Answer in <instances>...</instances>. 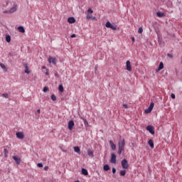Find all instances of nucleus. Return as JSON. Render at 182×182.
Returning <instances> with one entry per match:
<instances>
[{
	"mask_svg": "<svg viewBox=\"0 0 182 182\" xmlns=\"http://www.w3.org/2000/svg\"><path fill=\"white\" fill-rule=\"evenodd\" d=\"M12 5V7L9 10H4L3 11V14H14L18 11V4L15 2H9L6 1V3L3 4L4 8H6L8 5Z\"/></svg>",
	"mask_w": 182,
	"mask_h": 182,
	"instance_id": "nucleus-1",
	"label": "nucleus"
},
{
	"mask_svg": "<svg viewBox=\"0 0 182 182\" xmlns=\"http://www.w3.org/2000/svg\"><path fill=\"white\" fill-rule=\"evenodd\" d=\"M48 60L49 63H53V65H56L58 62V60H56V58L52 57V56H49Z\"/></svg>",
	"mask_w": 182,
	"mask_h": 182,
	"instance_id": "nucleus-2",
	"label": "nucleus"
},
{
	"mask_svg": "<svg viewBox=\"0 0 182 182\" xmlns=\"http://www.w3.org/2000/svg\"><path fill=\"white\" fill-rule=\"evenodd\" d=\"M124 146H126V142H125L124 139L119 141V143H118L119 149L124 150Z\"/></svg>",
	"mask_w": 182,
	"mask_h": 182,
	"instance_id": "nucleus-3",
	"label": "nucleus"
},
{
	"mask_svg": "<svg viewBox=\"0 0 182 182\" xmlns=\"http://www.w3.org/2000/svg\"><path fill=\"white\" fill-rule=\"evenodd\" d=\"M122 168L127 169L129 168V162L126 159H123L121 162Z\"/></svg>",
	"mask_w": 182,
	"mask_h": 182,
	"instance_id": "nucleus-4",
	"label": "nucleus"
},
{
	"mask_svg": "<svg viewBox=\"0 0 182 182\" xmlns=\"http://www.w3.org/2000/svg\"><path fill=\"white\" fill-rule=\"evenodd\" d=\"M110 163H112V164H116L117 163V160L116 159V154H111Z\"/></svg>",
	"mask_w": 182,
	"mask_h": 182,
	"instance_id": "nucleus-5",
	"label": "nucleus"
},
{
	"mask_svg": "<svg viewBox=\"0 0 182 182\" xmlns=\"http://www.w3.org/2000/svg\"><path fill=\"white\" fill-rule=\"evenodd\" d=\"M146 130L148 132H149V133H151V134H154V127L151 126V125H149L146 127Z\"/></svg>",
	"mask_w": 182,
	"mask_h": 182,
	"instance_id": "nucleus-6",
	"label": "nucleus"
},
{
	"mask_svg": "<svg viewBox=\"0 0 182 182\" xmlns=\"http://www.w3.org/2000/svg\"><path fill=\"white\" fill-rule=\"evenodd\" d=\"M17 139H20L22 140V139H24L25 134H23V132H16V134Z\"/></svg>",
	"mask_w": 182,
	"mask_h": 182,
	"instance_id": "nucleus-7",
	"label": "nucleus"
},
{
	"mask_svg": "<svg viewBox=\"0 0 182 182\" xmlns=\"http://www.w3.org/2000/svg\"><path fill=\"white\" fill-rule=\"evenodd\" d=\"M126 68H127V70H128V72H132V64H130L129 60L127 61Z\"/></svg>",
	"mask_w": 182,
	"mask_h": 182,
	"instance_id": "nucleus-8",
	"label": "nucleus"
},
{
	"mask_svg": "<svg viewBox=\"0 0 182 182\" xmlns=\"http://www.w3.org/2000/svg\"><path fill=\"white\" fill-rule=\"evenodd\" d=\"M74 126H75V122H73V120H70L68 122V129H69V130H72V129H73Z\"/></svg>",
	"mask_w": 182,
	"mask_h": 182,
	"instance_id": "nucleus-9",
	"label": "nucleus"
},
{
	"mask_svg": "<svg viewBox=\"0 0 182 182\" xmlns=\"http://www.w3.org/2000/svg\"><path fill=\"white\" fill-rule=\"evenodd\" d=\"M68 23H75L76 22V20L73 17H69L68 18Z\"/></svg>",
	"mask_w": 182,
	"mask_h": 182,
	"instance_id": "nucleus-10",
	"label": "nucleus"
},
{
	"mask_svg": "<svg viewBox=\"0 0 182 182\" xmlns=\"http://www.w3.org/2000/svg\"><path fill=\"white\" fill-rule=\"evenodd\" d=\"M162 69H164V64H163V62H161L156 72H159V70H161Z\"/></svg>",
	"mask_w": 182,
	"mask_h": 182,
	"instance_id": "nucleus-11",
	"label": "nucleus"
},
{
	"mask_svg": "<svg viewBox=\"0 0 182 182\" xmlns=\"http://www.w3.org/2000/svg\"><path fill=\"white\" fill-rule=\"evenodd\" d=\"M148 144H149L151 149H154V142L153 141V139H149Z\"/></svg>",
	"mask_w": 182,
	"mask_h": 182,
	"instance_id": "nucleus-12",
	"label": "nucleus"
},
{
	"mask_svg": "<svg viewBox=\"0 0 182 182\" xmlns=\"http://www.w3.org/2000/svg\"><path fill=\"white\" fill-rule=\"evenodd\" d=\"M13 159H14V160L16 161V163L17 164H21V159H20V158L14 156H13Z\"/></svg>",
	"mask_w": 182,
	"mask_h": 182,
	"instance_id": "nucleus-13",
	"label": "nucleus"
},
{
	"mask_svg": "<svg viewBox=\"0 0 182 182\" xmlns=\"http://www.w3.org/2000/svg\"><path fill=\"white\" fill-rule=\"evenodd\" d=\"M109 144L111 146L112 150H116V144L113 143V141H109Z\"/></svg>",
	"mask_w": 182,
	"mask_h": 182,
	"instance_id": "nucleus-14",
	"label": "nucleus"
},
{
	"mask_svg": "<svg viewBox=\"0 0 182 182\" xmlns=\"http://www.w3.org/2000/svg\"><path fill=\"white\" fill-rule=\"evenodd\" d=\"M18 31L21 32V33H25V28H23V26H18Z\"/></svg>",
	"mask_w": 182,
	"mask_h": 182,
	"instance_id": "nucleus-15",
	"label": "nucleus"
},
{
	"mask_svg": "<svg viewBox=\"0 0 182 182\" xmlns=\"http://www.w3.org/2000/svg\"><path fill=\"white\" fill-rule=\"evenodd\" d=\"M25 68V73L29 74L31 71H29V68H28V64H24Z\"/></svg>",
	"mask_w": 182,
	"mask_h": 182,
	"instance_id": "nucleus-16",
	"label": "nucleus"
},
{
	"mask_svg": "<svg viewBox=\"0 0 182 182\" xmlns=\"http://www.w3.org/2000/svg\"><path fill=\"white\" fill-rule=\"evenodd\" d=\"M105 171H109L110 170V166L108 164H105L103 167Z\"/></svg>",
	"mask_w": 182,
	"mask_h": 182,
	"instance_id": "nucleus-17",
	"label": "nucleus"
},
{
	"mask_svg": "<svg viewBox=\"0 0 182 182\" xmlns=\"http://www.w3.org/2000/svg\"><path fill=\"white\" fill-rule=\"evenodd\" d=\"M74 151H75V153H78V154H80V148H79V146L74 147Z\"/></svg>",
	"mask_w": 182,
	"mask_h": 182,
	"instance_id": "nucleus-18",
	"label": "nucleus"
},
{
	"mask_svg": "<svg viewBox=\"0 0 182 182\" xmlns=\"http://www.w3.org/2000/svg\"><path fill=\"white\" fill-rule=\"evenodd\" d=\"M156 15H157V16H159V18H163V16H164V13H161L160 11H158L156 13Z\"/></svg>",
	"mask_w": 182,
	"mask_h": 182,
	"instance_id": "nucleus-19",
	"label": "nucleus"
},
{
	"mask_svg": "<svg viewBox=\"0 0 182 182\" xmlns=\"http://www.w3.org/2000/svg\"><path fill=\"white\" fill-rule=\"evenodd\" d=\"M82 174H83L84 176H87V174H89V173L87 172V170L82 168Z\"/></svg>",
	"mask_w": 182,
	"mask_h": 182,
	"instance_id": "nucleus-20",
	"label": "nucleus"
},
{
	"mask_svg": "<svg viewBox=\"0 0 182 182\" xmlns=\"http://www.w3.org/2000/svg\"><path fill=\"white\" fill-rule=\"evenodd\" d=\"M112 24L109 22L107 21L105 24L106 28H112Z\"/></svg>",
	"mask_w": 182,
	"mask_h": 182,
	"instance_id": "nucleus-21",
	"label": "nucleus"
},
{
	"mask_svg": "<svg viewBox=\"0 0 182 182\" xmlns=\"http://www.w3.org/2000/svg\"><path fill=\"white\" fill-rule=\"evenodd\" d=\"M6 42H8V43H9V42H11V36H9V35L6 36Z\"/></svg>",
	"mask_w": 182,
	"mask_h": 182,
	"instance_id": "nucleus-22",
	"label": "nucleus"
},
{
	"mask_svg": "<svg viewBox=\"0 0 182 182\" xmlns=\"http://www.w3.org/2000/svg\"><path fill=\"white\" fill-rule=\"evenodd\" d=\"M0 66L2 69H4L5 70V72H6L7 69H6V66L2 63H0Z\"/></svg>",
	"mask_w": 182,
	"mask_h": 182,
	"instance_id": "nucleus-23",
	"label": "nucleus"
},
{
	"mask_svg": "<svg viewBox=\"0 0 182 182\" xmlns=\"http://www.w3.org/2000/svg\"><path fill=\"white\" fill-rule=\"evenodd\" d=\"M58 90H60L61 92H63V85H60L59 87H58Z\"/></svg>",
	"mask_w": 182,
	"mask_h": 182,
	"instance_id": "nucleus-24",
	"label": "nucleus"
},
{
	"mask_svg": "<svg viewBox=\"0 0 182 182\" xmlns=\"http://www.w3.org/2000/svg\"><path fill=\"white\" fill-rule=\"evenodd\" d=\"M153 107H154V103L152 102L150 104L149 107H148V109L153 110Z\"/></svg>",
	"mask_w": 182,
	"mask_h": 182,
	"instance_id": "nucleus-25",
	"label": "nucleus"
},
{
	"mask_svg": "<svg viewBox=\"0 0 182 182\" xmlns=\"http://www.w3.org/2000/svg\"><path fill=\"white\" fill-rule=\"evenodd\" d=\"M153 107H154V103L152 102L150 104L149 107H148V109L153 110Z\"/></svg>",
	"mask_w": 182,
	"mask_h": 182,
	"instance_id": "nucleus-26",
	"label": "nucleus"
},
{
	"mask_svg": "<svg viewBox=\"0 0 182 182\" xmlns=\"http://www.w3.org/2000/svg\"><path fill=\"white\" fill-rule=\"evenodd\" d=\"M4 157H8V153H9L8 149H4Z\"/></svg>",
	"mask_w": 182,
	"mask_h": 182,
	"instance_id": "nucleus-27",
	"label": "nucleus"
},
{
	"mask_svg": "<svg viewBox=\"0 0 182 182\" xmlns=\"http://www.w3.org/2000/svg\"><path fill=\"white\" fill-rule=\"evenodd\" d=\"M120 176H126V171L125 170L120 171Z\"/></svg>",
	"mask_w": 182,
	"mask_h": 182,
	"instance_id": "nucleus-28",
	"label": "nucleus"
},
{
	"mask_svg": "<svg viewBox=\"0 0 182 182\" xmlns=\"http://www.w3.org/2000/svg\"><path fill=\"white\" fill-rule=\"evenodd\" d=\"M88 153V156H90V157H93V151L89 150L87 151Z\"/></svg>",
	"mask_w": 182,
	"mask_h": 182,
	"instance_id": "nucleus-29",
	"label": "nucleus"
},
{
	"mask_svg": "<svg viewBox=\"0 0 182 182\" xmlns=\"http://www.w3.org/2000/svg\"><path fill=\"white\" fill-rule=\"evenodd\" d=\"M110 29H112V31H117V26L112 25V26H111Z\"/></svg>",
	"mask_w": 182,
	"mask_h": 182,
	"instance_id": "nucleus-30",
	"label": "nucleus"
},
{
	"mask_svg": "<svg viewBox=\"0 0 182 182\" xmlns=\"http://www.w3.org/2000/svg\"><path fill=\"white\" fill-rule=\"evenodd\" d=\"M3 97H5L6 99H8V97H9V95H8V93H4L2 94Z\"/></svg>",
	"mask_w": 182,
	"mask_h": 182,
	"instance_id": "nucleus-31",
	"label": "nucleus"
},
{
	"mask_svg": "<svg viewBox=\"0 0 182 182\" xmlns=\"http://www.w3.org/2000/svg\"><path fill=\"white\" fill-rule=\"evenodd\" d=\"M51 100L55 102L56 100V96L55 95H51Z\"/></svg>",
	"mask_w": 182,
	"mask_h": 182,
	"instance_id": "nucleus-32",
	"label": "nucleus"
},
{
	"mask_svg": "<svg viewBox=\"0 0 182 182\" xmlns=\"http://www.w3.org/2000/svg\"><path fill=\"white\" fill-rule=\"evenodd\" d=\"M138 33H143V28L140 27L138 30Z\"/></svg>",
	"mask_w": 182,
	"mask_h": 182,
	"instance_id": "nucleus-33",
	"label": "nucleus"
},
{
	"mask_svg": "<svg viewBox=\"0 0 182 182\" xmlns=\"http://www.w3.org/2000/svg\"><path fill=\"white\" fill-rule=\"evenodd\" d=\"M48 90H49V88H48V87H44L43 91L44 92V93H46V92H48Z\"/></svg>",
	"mask_w": 182,
	"mask_h": 182,
	"instance_id": "nucleus-34",
	"label": "nucleus"
},
{
	"mask_svg": "<svg viewBox=\"0 0 182 182\" xmlns=\"http://www.w3.org/2000/svg\"><path fill=\"white\" fill-rule=\"evenodd\" d=\"M145 113H146V114L151 113V109H149V108L146 109L145 110Z\"/></svg>",
	"mask_w": 182,
	"mask_h": 182,
	"instance_id": "nucleus-35",
	"label": "nucleus"
},
{
	"mask_svg": "<svg viewBox=\"0 0 182 182\" xmlns=\"http://www.w3.org/2000/svg\"><path fill=\"white\" fill-rule=\"evenodd\" d=\"M87 13L88 14H93V10H92V9H88V10H87Z\"/></svg>",
	"mask_w": 182,
	"mask_h": 182,
	"instance_id": "nucleus-36",
	"label": "nucleus"
},
{
	"mask_svg": "<svg viewBox=\"0 0 182 182\" xmlns=\"http://www.w3.org/2000/svg\"><path fill=\"white\" fill-rule=\"evenodd\" d=\"M37 166L41 168V167H43V164H42V163H38L37 164Z\"/></svg>",
	"mask_w": 182,
	"mask_h": 182,
	"instance_id": "nucleus-37",
	"label": "nucleus"
},
{
	"mask_svg": "<svg viewBox=\"0 0 182 182\" xmlns=\"http://www.w3.org/2000/svg\"><path fill=\"white\" fill-rule=\"evenodd\" d=\"M123 107L124 109H129V105H127V104H123Z\"/></svg>",
	"mask_w": 182,
	"mask_h": 182,
	"instance_id": "nucleus-38",
	"label": "nucleus"
},
{
	"mask_svg": "<svg viewBox=\"0 0 182 182\" xmlns=\"http://www.w3.org/2000/svg\"><path fill=\"white\" fill-rule=\"evenodd\" d=\"M44 170L45 171H48L49 170V166H44Z\"/></svg>",
	"mask_w": 182,
	"mask_h": 182,
	"instance_id": "nucleus-39",
	"label": "nucleus"
},
{
	"mask_svg": "<svg viewBox=\"0 0 182 182\" xmlns=\"http://www.w3.org/2000/svg\"><path fill=\"white\" fill-rule=\"evenodd\" d=\"M124 149H121L119 148L118 149V154H122V151H123Z\"/></svg>",
	"mask_w": 182,
	"mask_h": 182,
	"instance_id": "nucleus-40",
	"label": "nucleus"
},
{
	"mask_svg": "<svg viewBox=\"0 0 182 182\" xmlns=\"http://www.w3.org/2000/svg\"><path fill=\"white\" fill-rule=\"evenodd\" d=\"M171 97H172L173 99H176V95H174L173 93L171 94Z\"/></svg>",
	"mask_w": 182,
	"mask_h": 182,
	"instance_id": "nucleus-41",
	"label": "nucleus"
},
{
	"mask_svg": "<svg viewBox=\"0 0 182 182\" xmlns=\"http://www.w3.org/2000/svg\"><path fill=\"white\" fill-rule=\"evenodd\" d=\"M46 75L49 76V70L46 69Z\"/></svg>",
	"mask_w": 182,
	"mask_h": 182,
	"instance_id": "nucleus-42",
	"label": "nucleus"
},
{
	"mask_svg": "<svg viewBox=\"0 0 182 182\" xmlns=\"http://www.w3.org/2000/svg\"><path fill=\"white\" fill-rule=\"evenodd\" d=\"M112 173L113 174L116 173V168H112Z\"/></svg>",
	"mask_w": 182,
	"mask_h": 182,
	"instance_id": "nucleus-43",
	"label": "nucleus"
},
{
	"mask_svg": "<svg viewBox=\"0 0 182 182\" xmlns=\"http://www.w3.org/2000/svg\"><path fill=\"white\" fill-rule=\"evenodd\" d=\"M167 56L168 58H173V55L171 54H170V53H168Z\"/></svg>",
	"mask_w": 182,
	"mask_h": 182,
	"instance_id": "nucleus-44",
	"label": "nucleus"
},
{
	"mask_svg": "<svg viewBox=\"0 0 182 182\" xmlns=\"http://www.w3.org/2000/svg\"><path fill=\"white\" fill-rule=\"evenodd\" d=\"M71 38H76V34L71 35Z\"/></svg>",
	"mask_w": 182,
	"mask_h": 182,
	"instance_id": "nucleus-45",
	"label": "nucleus"
},
{
	"mask_svg": "<svg viewBox=\"0 0 182 182\" xmlns=\"http://www.w3.org/2000/svg\"><path fill=\"white\" fill-rule=\"evenodd\" d=\"M92 16H87V19H91Z\"/></svg>",
	"mask_w": 182,
	"mask_h": 182,
	"instance_id": "nucleus-46",
	"label": "nucleus"
},
{
	"mask_svg": "<svg viewBox=\"0 0 182 182\" xmlns=\"http://www.w3.org/2000/svg\"><path fill=\"white\" fill-rule=\"evenodd\" d=\"M132 42H134V41H135L134 37L132 38Z\"/></svg>",
	"mask_w": 182,
	"mask_h": 182,
	"instance_id": "nucleus-47",
	"label": "nucleus"
},
{
	"mask_svg": "<svg viewBox=\"0 0 182 182\" xmlns=\"http://www.w3.org/2000/svg\"><path fill=\"white\" fill-rule=\"evenodd\" d=\"M37 113L41 114V110L40 109H37Z\"/></svg>",
	"mask_w": 182,
	"mask_h": 182,
	"instance_id": "nucleus-48",
	"label": "nucleus"
},
{
	"mask_svg": "<svg viewBox=\"0 0 182 182\" xmlns=\"http://www.w3.org/2000/svg\"><path fill=\"white\" fill-rule=\"evenodd\" d=\"M43 69H46V66H43Z\"/></svg>",
	"mask_w": 182,
	"mask_h": 182,
	"instance_id": "nucleus-49",
	"label": "nucleus"
},
{
	"mask_svg": "<svg viewBox=\"0 0 182 182\" xmlns=\"http://www.w3.org/2000/svg\"><path fill=\"white\" fill-rule=\"evenodd\" d=\"M55 76H58V74H55Z\"/></svg>",
	"mask_w": 182,
	"mask_h": 182,
	"instance_id": "nucleus-50",
	"label": "nucleus"
},
{
	"mask_svg": "<svg viewBox=\"0 0 182 182\" xmlns=\"http://www.w3.org/2000/svg\"><path fill=\"white\" fill-rule=\"evenodd\" d=\"M75 182H80L79 181H75Z\"/></svg>",
	"mask_w": 182,
	"mask_h": 182,
	"instance_id": "nucleus-51",
	"label": "nucleus"
}]
</instances>
